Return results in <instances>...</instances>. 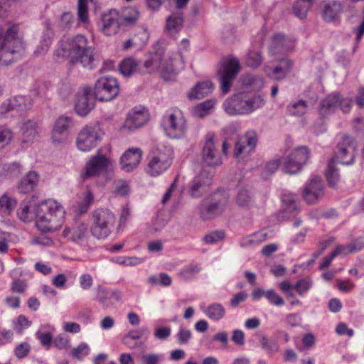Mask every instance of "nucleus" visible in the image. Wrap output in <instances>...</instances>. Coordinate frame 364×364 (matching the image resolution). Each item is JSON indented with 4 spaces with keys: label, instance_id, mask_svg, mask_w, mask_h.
I'll use <instances>...</instances> for the list:
<instances>
[{
    "label": "nucleus",
    "instance_id": "09e8293b",
    "mask_svg": "<svg viewBox=\"0 0 364 364\" xmlns=\"http://www.w3.org/2000/svg\"><path fill=\"white\" fill-rule=\"evenodd\" d=\"M200 269V265L191 264L183 267L179 272V275L182 279L190 281L196 277Z\"/></svg>",
    "mask_w": 364,
    "mask_h": 364
},
{
    "label": "nucleus",
    "instance_id": "c756f323",
    "mask_svg": "<svg viewBox=\"0 0 364 364\" xmlns=\"http://www.w3.org/2000/svg\"><path fill=\"white\" fill-rule=\"evenodd\" d=\"M18 218L25 223L37 220V204L31 201H23L17 211Z\"/></svg>",
    "mask_w": 364,
    "mask_h": 364
},
{
    "label": "nucleus",
    "instance_id": "473e14b6",
    "mask_svg": "<svg viewBox=\"0 0 364 364\" xmlns=\"http://www.w3.org/2000/svg\"><path fill=\"white\" fill-rule=\"evenodd\" d=\"M33 105L32 100L30 97L26 96H16L9 99L7 101L1 104L2 112H6L4 109L5 106L11 107V109L18 110H26L29 109Z\"/></svg>",
    "mask_w": 364,
    "mask_h": 364
},
{
    "label": "nucleus",
    "instance_id": "f3484780",
    "mask_svg": "<svg viewBox=\"0 0 364 364\" xmlns=\"http://www.w3.org/2000/svg\"><path fill=\"white\" fill-rule=\"evenodd\" d=\"M73 119L68 116H60L55 121L51 132V140L55 144L65 143L68 137L69 129L73 127Z\"/></svg>",
    "mask_w": 364,
    "mask_h": 364
},
{
    "label": "nucleus",
    "instance_id": "7c9ffc66",
    "mask_svg": "<svg viewBox=\"0 0 364 364\" xmlns=\"http://www.w3.org/2000/svg\"><path fill=\"white\" fill-rule=\"evenodd\" d=\"M38 181L39 176L38 173L36 171H30L20 180L17 187L18 191L21 193H28L34 190Z\"/></svg>",
    "mask_w": 364,
    "mask_h": 364
},
{
    "label": "nucleus",
    "instance_id": "9b49d317",
    "mask_svg": "<svg viewBox=\"0 0 364 364\" xmlns=\"http://www.w3.org/2000/svg\"><path fill=\"white\" fill-rule=\"evenodd\" d=\"M310 157V151L306 146L295 148L284 159L282 171L289 174L299 173Z\"/></svg>",
    "mask_w": 364,
    "mask_h": 364
},
{
    "label": "nucleus",
    "instance_id": "393cba45",
    "mask_svg": "<svg viewBox=\"0 0 364 364\" xmlns=\"http://www.w3.org/2000/svg\"><path fill=\"white\" fill-rule=\"evenodd\" d=\"M245 94L238 93L226 100L223 103L225 111L229 115L247 114V109H245Z\"/></svg>",
    "mask_w": 364,
    "mask_h": 364
},
{
    "label": "nucleus",
    "instance_id": "f03ea898",
    "mask_svg": "<svg viewBox=\"0 0 364 364\" xmlns=\"http://www.w3.org/2000/svg\"><path fill=\"white\" fill-rule=\"evenodd\" d=\"M183 68V60L178 52L165 53L161 50L151 53L141 67V74L159 73L166 80Z\"/></svg>",
    "mask_w": 364,
    "mask_h": 364
},
{
    "label": "nucleus",
    "instance_id": "de8ad7c7",
    "mask_svg": "<svg viewBox=\"0 0 364 364\" xmlns=\"http://www.w3.org/2000/svg\"><path fill=\"white\" fill-rule=\"evenodd\" d=\"M335 159L332 158L328 164L327 170L326 171V179L329 185L335 187L340 179V176L337 168L335 167Z\"/></svg>",
    "mask_w": 364,
    "mask_h": 364
},
{
    "label": "nucleus",
    "instance_id": "ddd939ff",
    "mask_svg": "<svg viewBox=\"0 0 364 364\" xmlns=\"http://www.w3.org/2000/svg\"><path fill=\"white\" fill-rule=\"evenodd\" d=\"M240 68V62L236 58H229L223 63V69L218 71L223 93L226 94L230 91V86Z\"/></svg>",
    "mask_w": 364,
    "mask_h": 364
},
{
    "label": "nucleus",
    "instance_id": "a18cd8bd",
    "mask_svg": "<svg viewBox=\"0 0 364 364\" xmlns=\"http://www.w3.org/2000/svg\"><path fill=\"white\" fill-rule=\"evenodd\" d=\"M242 82L245 87L253 90H259L264 84L263 79L261 77L252 74L244 75Z\"/></svg>",
    "mask_w": 364,
    "mask_h": 364
},
{
    "label": "nucleus",
    "instance_id": "b1692460",
    "mask_svg": "<svg viewBox=\"0 0 364 364\" xmlns=\"http://www.w3.org/2000/svg\"><path fill=\"white\" fill-rule=\"evenodd\" d=\"M142 156L139 148H131L127 150L121 157L120 165L122 170L130 172L138 166Z\"/></svg>",
    "mask_w": 364,
    "mask_h": 364
},
{
    "label": "nucleus",
    "instance_id": "ea45409f",
    "mask_svg": "<svg viewBox=\"0 0 364 364\" xmlns=\"http://www.w3.org/2000/svg\"><path fill=\"white\" fill-rule=\"evenodd\" d=\"M215 105V100H207L201 103L198 104L193 109L194 116L198 117H205L209 115Z\"/></svg>",
    "mask_w": 364,
    "mask_h": 364
},
{
    "label": "nucleus",
    "instance_id": "e2e57ef3",
    "mask_svg": "<svg viewBox=\"0 0 364 364\" xmlns=\"http://www.w3.org/2000/svg\"><path fill=\"white\" fill-rule=\"evenodd\" d=\"M312 287V282L310 279H299L294 286L299 296H304Z\"/></svg>",
    "mask_w": 364,
    "mask_h": 364
},
{
    "label": "nucleus",
    "instance_id": "1a4fd4ad",
    "mask_svg": "<svg viewBox=\"0 0 364 364\" xmlns=\"http://www.w3.org/2000/svg\"><path fill=\"white\" fill-rule=\"evenodd\" d=\"M120 90L117 79L109 75L100 77L94 87V95L97 100L101 102H108L114 100Z\"/></svg>",
    "mask_w": 364,
    "mask_h": 364
},
{
    "label": "nucleus",
    "instance_id": "a211bd4d",
    "mask_svg": "<svg viewBox=\"0 0 364 364\" xmlns=\"http://www.w3.org/2000/svg\"><path fill=\"white\" fill-rule=\"evenodd\" d=\"M295 47V41L277 33L273 36L269 48V54L275 58L292 51Z\"/></svg>",
    "mask_w": 364,
    "mask_h": 364
},
{
    "label": "nucleus",
    "instance_id": "49530a36",
    "mask_svg": "<svg viewBox=\"0 0 364 364\" xmlns=\"http://www.w3.org/2000/svg\"><path fill=\"white\" fill-rule=\"evenodd\" d=\"M262 61L263 58L261 51L259 50H249L245 58L246 65L252 68H258Z\"/></svg>",
    "mask_w": 364,
    "mask_h": 364
},
{
    "label": "nucleus",
    "instance_id": "79ce46f5",
    "mask_svg": "<svg viewBox=\"0 0 364 364\" xmlns=\"http://www.w3.org/2000/svg\"><path fill=\"white\" fill-rule=\"evenodd\" d=\"M307 102L304 100L291 102L287 107V111L291 116L301 117L307 111Z\"/></svg>",
    "mask_w": 364,
    "mask_h": 364
},
{
    "label": "nucleus",
    "instance_id": "c03bdc74",
    "mask_svg": "<svg viewBox=\"0 0 364 364\" xmlns=\"http://www.w3.org/2000/svg\"><path fill=\"white\" fill-rule=\"evenodd\" d=\"M243 104L246 106L245 109H250L247 110L248 114L257 109L262 107L264 105V100L259 95H255L252 97H250L245 94V102Z\"/></svg>",
    "mask_w": 364,
    "mask_h": 364
},
{
    "label": "nucleus",
    "instance_id": "dca6fc26",
    "mask_svg": "<svg viewBox=\"0 0 364 364\" xmlns=\"http://www.w3.org/2000/svg\"><path fill=\"white\" fill-rule=\"evenodd\" d=\"M335 161L343 165H350L354 161L355 146L352 138L348 135H343L338 145Z\"/></svg>",
    "mask_w": 364,
    "mask_h": 364
},
{
    "label": "nucleus",
    "instance_id": "72a5a7b5",
    "mask_svg": "<svg viewBox=\"0 0 364 364\" xmlns=\"http://www.w3.org/2000/svg\"><path fill=\"white\" fill-rule=\"evenodd\" d=\"M236 205L242 208H250L254 205L255 200L252 193L245 187H239L235 197Z\"/></svg>",
    "mask_w": 364,
    "mask_h": 364
},
{
    "label": "nucleus",
    "instance_id": "338daca9",
    "mask_svg": "<svg viewBox=\"0 0 364 364\" xmlns=\"http://www.w3.org/2000/svg\"><path fill=\"white\" fill-rule=\"evenodd\" d=\"M31 325V321H28L23 315L18 316L16 320L14 321V329L18 333H22L23 329L25 328H28Z\"/></svg>",
    "mask_w": 364,
    "mask_h": 364
},
{
    "label": "nucleus",
    "instance_id": "cd10ccee",
    "mask_svg": "<svg viewBox=\"0 0 364 364\" xmlns=\"http://www.w3.org/2000/svg\"><path fill=\"white\" fill-rule=\"evenodd\" d=\"M211 183V178L207 172L196 176L191 182V194L193 197L199 196Z\"/></svg>",
    "mask_w": 364,
    "mask_h": 364
},
{
    "label": "nucleus",
    "instance_id": "e433bc0d",
    "mask_svg": "<svg viewBox=\"0 0 364 364\" xmlns=\"http://www.w3.org/2000/svg\"><path fill=\"white\" fill-rule=\"evenodd\" d=\"M183 16L181 11L173 12L166 19V29L171 35L177 33L183 27Z\"/></svg>",
    "mask_w": 364,
    "mask_h": 364
},
{
    "label": "nucleus",
    "instance_id": "39448f33",
    "mask_svg": "<svg viewBox=\"0 0 364 364\" xmlns=\"http://www.w3.org/2000/svg\"><path fill=\"white\" fill-rule=\"evenodd\" d=\"M173 158L172 146L165 144H157L148 156L147 173L154 177L162 174L171 166Z\"/></svg>",
    "mask_w": 364,
    "mask_h": 364
},
{
    "label": "nucleus",
    "instance_id": "680f3d73",
    "mask_svg": "<svg viewBox=\"0 0 364 364\" xmlns=\"http://www.w3.org/2000/svg\"><path fill=\"white\" fill-rule=\"evenodd\" d=\"M139 16V13L136 9L129 8L127 9L125 14L121 16L122 19V24L124 23L133 24L137 21Z\"/></svg>",
    "mask_w": 364,
    "mask_h": 364
},
{
    "label": "nucleus",
    "instance_id": "5701e85b",
    "mask_svg": "<svg viewBox=\"0 0 364 364\" xmlns=\"http://www.w3.org/2000/svg\"><path fill=\"white\" fill-rule=\"evenodd\" d=\"M95 100L90 87H84L79 94L76 103L75 111L80 116L87 115L94 107Z\"/></svg>",
    "mask_w": 364,
    "mask_h": 364
},
{
    "label": "nucleus",
    "instance_id": "0e129e2a",
    "mask_svg": "<svg viewBox=\"0 0 364 364\" xmlns=\"http://www.w3.org/2000/svg\"><path fill=\"white\" fill-rule=\"evenodd\" d=\"M266 298L272 305L281 306L284 304L283 298L273 289L267 290Z\"/></svg>",
    "mask_w": 364,
    "mask_h": 364
},
{
    "label": "nucleus",
    "instance_id": "0eeeda50",
    "mask_svg": "<svg viewBox=\"0 0 364 364\" xmlns=\"http://www.w3.org/2000/svg\"><path fill=\"white\" fill-rule=\"evenodd\" d=\"M163 126L168 137H183L186 132V122L182 111L176 107L167 110L163 118Z\"/></svg>",
    "mask_w": 364,
    "mask_h": 364
},
{
    "label": "nucleus",
    "instance_id": "f257e3e1",
    "mask_svg": "<svg viewBox=\"0 0 364 364\" xmlns=\"http://www.w3.org/2000/svg\"><path fill=\"white\" fill-rule=\"evenodd\" d=\"M54 55L58 60L69 58L73 65L80 63L88 69L95 66L94 49L87 45V40L82 35L63 38L58 42Z\"/></svg>",
    "mask_w": 364,
    "mask_h": 364
},
{
    "label": "nucleus",
    "instance_id": "4c0bfd02",
    "mask_svg": "<svg viewBox=\"0 0 364 364\" xmlns=\"http://www.w3.org/2000/svg\"><path fill=\"white\" fill-rule=\"evenodd\" d=\"M342 9V4L337 1H333L326 4L323 8V16L324 20L326 21L335 20L341 13Z\"/></svg>",
    "mask_w": 364,
    "mask_h": 364
},
{
    "label": "nucleus",
    "instance_id": "412c9836",
    "mask_svg": "<svg viewBox=\"0 0 364 364\" xmlns=\"http://www.w3.org/2000/svg\"><path fill=\"white\" fill-rule=\"evenodd\" d=\"M102 32L107 36L115 35L122 26L121 16L116 10H111L105 14L102 18Z\"/></svg>",
    "mask_w": 364,
    "mask_h": 364
},
{
    "label": "nucleus",
    "instance_id": "13d9d810",
    "mask_svg": "<svg viewBox=\"0 0 364 364\" xmlns=\"http://www.w3.org/2000/svg\"><path fill=\"white\" fill-rule=\"evenodd\" d=\"M176 338L178 344L187 345L192 338V333L188 328L181 326L176 335Z\"/></svg>",
    "mask_w": 364,
    "mask_h": 364
},
{
    "label": "nucleus",
    "instance_id": "bf43d9fd",
    "mask_svg": "<svg viewBox=\"0 0 364 364\" xmlns=\"http://www.w3.org/2000/svg\"><path fill=\"white\" fill-rule=\"evenodd\" d=\"M262 348L267 353H274L279 350V346L274 341L262 336L259 341Z\"/></svg>",
    "mask_w": 364,
    "mask_h": 364
},
{
    "label": "nucleus",
    "instance_id": "4468645a",
    "mask_svg": "<svg viewBox=\"0 0 364 364\" xmlns=\"http://www.w3.org/2000/svg\"><path fill=\"white\" fill-rule=\"evenodd\" d=\"M201 156L203 161L209 166H217L222 164L223 156L215 145V134L208 133L202 147Z\"/></svg>",
    "mask_w": 364,
    "mask_h": 364
},
{
    "label": "nucleus",
    "instance_id": "4d7b16f0",
    "mask_svg": "<svg viewBox=\"0 0 364 364\" xmlns=\"http://www.w3.org/2000/svg\"><path fill=\"white\" fill-rule=\"evenodd\" d=\"M281 161L279 159H274L268 161L262 170V177L267 178L274 174L278 170Z\"/></svg>",
    "mask_w": 364,
    "mask_h": 364
},
{
    "label": "nucleus",
    "instance_id": "a878e982",
    "mask_svg": "<svg viewBox=\"0 0 364 364\" xmlns=\"http://www.w3.org/2000/svg\"><path fill=\"white\" fill-rule=\"evenodd\" d=\"M63 236L74 242H80L87 236V225L82 222H75L72 227H66L63 230Z\"/></svg>",
    "mask_w": 364,
    "mask_h": 364
},
{
    "label": "nucleus",
    "instance_id": "58836bf2",
    "mask_svg": "<svg viewBox=\"0 0 364 364\" xmlns=\"http://www.w3.org/2000/svg\"><path fill=\"white\" fill-rule=\"evenodd\" d=\"M267 239V233L259 231L242 238L240 241L241 247H249L258 245Z\"/></svg>",
    "mask_w": 364,
    "mask_h": 364
},
{
    "label": "nucleus",
    "instance_id": "20e7f679",
    "mask_svg": "<svg viewBox=\"0 0 364 364\" xmlns=\"http://www.w3.org/2000/svg\"><path fill=\"white\" fill-rule=\"evenodd\" d=\"M23 50V35L18 24H10L4 31L0 28V64L11 63Z\"/></svg>",
    "mask_w": 364,
    "mask_h": 364
},
{
    "label": "nucleus",
    "instance_id": "f704fd0d",
    "mask_svg": "<svg viewBox=\"0 0 364 364\" xmlns=\"http://www.w3.org/2000/svg\"><path fill=\"white\" fill-rule=\"evenodd\" d=\"M201 310L209 319L213 321H220L225 315V307L219 303H213L207 306H202Z\"/></svg>",
    "mask_w": 364,
    "mask_h": 364
},
{
    "label": "nucleus",
    "instance_id": "f8f14e48",
    "mask_svg": "<svg viewBox=\"0 0 364 364\" xmlns=\"http://www.w3.org/2000/svg\"><path fill=\"white\" fill-rule=\"evenodd\" d=\"M352 100L349 98H343L339 93H333L323 99L318 107V114L321 117H326L334 112L340 107L343 112L350 111Z\"/></svg>",
    "mask_w": 364,
    "mask_h": 364
},
{
    "label": "nucleus",
    "instance_id": "69168bd1",
    "mask_svg": "<svg viewBox=\"0 0 364 364\" xmlns=\"http://www.w3.org/2000/svg\"><path fill=\"white\" fill-rule=\"evenodd\" d=\"M363 248V245L361 244L359 247H355V243H350L347 246L338 245L333 251H337L338 255L341 254L348 255L353 252H356Z\"/></svg>",
    "mask_w": 364,
    "mask_h": 364
},
{
    "label": "nucleus",
    "instance_id": "052dcab7",
    "mask_svg": "<svg viewBox=\"0 0 364 364\" xmlns=\"http://www.w3.org/2000/svg\"><path fill=\"white\" fill-rule=\"evenodd\" d=\"M149 336V330L147 327H141L138 329L129 331L124 338V340H139L143 337L147 338Z\"/></svg>",
    "mask_w": 364,
    "mask_h": 364
},
{
    "label": "nucleus",
    "instance_id": "2eb2a0df",
    "mask_svg": "<svg viewBox=\"0 0 364 364\" xmlns=\"http://www.w3.org/2000/svg\"><path fill=\"white\" fill-rule=\"evenodd\" d=\"M258 137L254 130H249L240 136L235 144L234 156L237 159L251 154L257 144Z\"/></svg>",
    "mask_w": 364,
    "mask_h": 364
},
{
    "label": "nucleus",
    "instance_id": "7ed1b4c3",
    "mask_svg": "<svg viewBox=\"0 0 364 364\" xmlns=\"http://www.w3.org/2000/svg\"><path fill=\"white\" fill-rule=\"evenodd\" d=\"M65 211L60 203L48 199L37 204L36 226L41 232H54L63 225Z\"/></svg>",
    "mask_w": 364,
    "mask_h": 364
},
{
    "label": "nucleus",
    "instance_id": "a19ab883",
    "mask_svg": "<svg viewBox=\"0 0 364 364\" xmlns=\"http://www.w3.org/2000/svg\"><path fill=\"white\" fill-rule=\"evenodd\" d=\"M313 3L314 0H296L293 5V14L300 19L305 18Z\"/></svg>",
    "mask_w": 364,
    "mask_h": 364
},
{
    "label": "nucleus",
    "instance_id": "9d476101",
    "mask_svg": "<svg viewBox=\"0 0 364 364\" xmlns=\"http://www.w3.org/2000/svg\"><path fill=\"white\" fill-rule=\"evenodd\" d=\"M104 133L98 124L87 125L79 132L76 145L79 150L87 152L97 146Z\"/></svg>",
    "mask_w": 364,
    "mask_h": 364
},
{
    "label": "nucleus",
    "instance_id": "8fccbe9b",
    "mask_svg": "<svg viewBox=\"0 0 364 364\" xmlns=\"http://www.w3.org/2000/svg\"><path fill=\"white\" fill-rule=\"evenodd\" d=\"M16 205V200L9 197L6 195H3L0 198V213L9 215L14 210Z\"/></svg>",
    "mask_w": 364,
    "mask_h": 364
},
{
    "label": "nucleus",
    "instance_id": "2f4dec72",
    "mask_svg": "<svg viewBox=\"0 0 364 364\" xmlns=\"http://www.w3.org/2000/svg\"><path fill=\"white\" fill-rule=\"evenodd\" d=\"M213 84L210 81L198 82L188 94L190 100H200L210 94L213 90Z\"/></svg>",
    "mask_w": 364,
    "mask_h": 364
},
{
    "label": "nucleus",
    "instance_id": "5fc2aeb1",
    "mask_svg": "<svg viewBox=\"0 0 364 364\" xmlns=\"http://www.w3.org/2000/svg\"><path fill=\"white\" fill-rule=\"evenodd\" d=\"M94 200V196L92 193L87 190L83 194V198L81 202L78 204V211L80 214L86 213L89 207L92 204Z\"/></svg>",
    "mask_w": 364,
    "mask_h": 364
},
{
    "label": "nucleus",
    "instance_id": "864d4df0",
    "mask_svg": "<svg viewBox=\"0 0 364 364\" xmlns=\"http://www.w3.org/2000/svg\"><path fill=\"white\" fill-rule=\"evenodd\" d=\"M52 43V38L50 36V31L48 28L47 33L44 34L43 38L41 41L40 44L38 46L35 53L36 55H44L48 50L50 45Z\"/></svg>",
    "mask_w": 364,
    "mask_h": 364
},
{
    "label": "nucleus",
    "instance_id": "6e6552de",
    "mask_svg": "<svg viewBox=\"0 0 364 364\" xmlns=\"http://www.w3.org/2000/svg\"><path fill=\"white\" fill-rule=\"evenodd\" d=\"M112 161L102 154L99 150L96 154L89 158L84 169L80 173V177L83 181L98 177L107 173L112 168Z\"/></svg>",
    "mask_w": 364,
    "mask_h": 364
},
{
    "label": "nucleus",
    "instance_id": "603ef678",
    "mask_svg": "<svg viewBox=\"0 0 364 364\" xmlns=\"http://www.w3.org/2000/svg\"><path fill=\"white\" fill-rule=\"evenodd\" d=\"M90 353V348L87 343H80L77 347L74 348L71 351L73 358L78 360H81L83 358L87 356Z\"/></svg>",
    "mask_w": 364,
    "mask_h": 364
},
{
    "label": "nucleus",
    "instance_id": "37998d69",
    "mask_svg": "<svg viewBox=\"0 0 364 364\" xmlns=\"http://www.w3.org/2000/svg\"><path fill=\"white\" fill-rule=\"evenodd\" d=\"M1 174L2 179L18 176L21 172V165L18 162L1 164Z\"/></svg>",
    "mask_w": 364,
    "mask_h": 364
},
{
    "label": "nucleus",
    "instance_id": "aec40b11",
    "mask_svg": "<svg viewBox=\"0 0 364 364\" xmlns=\"http://www.w3.org/2000/svg\"><path fill=\"white\" fill-rule=\"evenodd\" d=\"M148 120L149 114L145 107H134L128 113L124 127L129 131H133L143 127Z\"/></svg>",
    "mask_w": 364,
    "mask_h": 364
},
{
    "label": "nucleus",
    "instance_id": "3c124183",
    "mask_svg": "<svg viewBox=\"0 0 364 364\" xmlns=\"http://www.w3.org/2000/svg\"><path fill=\"white\" fill-rule=\"evenodd\" d=\"M92 0H78L77 17L80 22L87 23L89 21L88 17V2Z\"/></svg>",
    "mask_w": 364,
    "mask_h": 364
},
{
    "label": "nucleus",
    "instance_id": "6ab92c4d",
    "mask_svg": "<svg viewBox=\"0 0 364 364\" xmlns=\"http://www.w3.org/2000/svg\"><path fill=\"white\" fill-rule=\"evenodd\" d=\"M323 193L324 186L321 177L314 176L306 183L303 191V197L307 203L313 204L316 203L323 196Z\"/></svg>",
    "mask_w": 364,
    "mask_h": 364
},
{
    "label": "nucleus",
    "instance_id": "423d86ee",
    "mask_svg": "<svg viewBox=\"0 0 364 364\" xmlns=\"http://www.w3.org/2000/svg\"><path fill=\"white\" fill-rule=\"evenodd\" d=\"M116 221L115 215L107 208H97L92 213L90 232L97 239H105L112 232Z\"/></svg>",
    "mask_w": 364,
    "mask_h": 364
},
{
    "label": "nucleus",
    "instance_id": "c9c22d12",
    "mask_svg": "<svg viewBox=\"0 0 364 364\" xmlns=\"http://www.w3.org/2000/svg\"><path fill=\"white\" fill-rule=\"evenodd\" d=\"M119 70L123 76L129 77L135 73H141V68L134 58L129 57L124 59L119 65Z\"/></svg>",
    "mask_w": 364,
    "mask_h": 364
},
{
    "label": "nucleus",
    "instance_id": "774afa93",
    "mask_svg": "<svg viewBox=\"0 0 364 364\" xmlns=\"http://www.w3.org/2000/svg\"><path fill=\"white\" fill-rule=\"evenodd\" d=\"M31 350V346L30 345L26 343L23 342L20 344H18L14 349V355L18 358V359H22L28 355Z\"/></svg>",
    "mask_w": 364,
    "mask_h": 364
},
{
    "label": "nucleus",
    "instance_id": "c85d7f7f",
    "mask_svg": "<svg viewBox=\"0 0 364 364\" xmlns=\"http://www.w3.org/2000/svg\"><path fill=\"white\" fill-rule=\"evenodd\" d=\"M22 141L23 143H33L39 137V127L38 123L33 120H28L21 126Z\"/></svg>",
    "mask_w": 364,
    "mask_h": 364
},
{
    "label": "nucleus",
    "instance_id": "6e6d98bb",
    "mask_svg": "<svg viewBox=\"0 0 364 364\" xmlns=\"http://www.w3.org/2000/svg\"><path fill=\"white\" fill-rule=\"evenodd\" d=\"M14 137L13 132L11 129L0 126V149L8 146Z\"/></svg>",
    "mask_w": 364,
    "mask_h": 364
},
{
    "label": "nucleus",
    "instance_id": "4be33fe9",
    "mask_svg": "<svg viewBox=\"0 0 364 364\" xmlns=\"http://www.w3.org/2000/svg\"><path fill=\"white\" fill-rule=\"evenodd\" d=\"M293 62L288 58H279V64L274 68L265 65L264 67L266 75L275 80H284L292 68Z\"/></svg>",
    "mask_w": 364,
    "mask_h": 364
},
{
    "label": "nucleus",
    "instance_id": "bb28decb",
    "mask_svg": "<svg viewBox=\"0 0 364 364\" xmlns=\"http://www.w3.org/2000/svg\"><path fill=\"white\" fill-rule=\"evenodd\" d=\"M225 208V203L204 201L199 208V212L203 220H210L220 215Z\"/></svg>",
    "mask_w": 364,
    "mask_h": 364
}]
</instances>
